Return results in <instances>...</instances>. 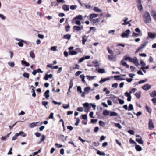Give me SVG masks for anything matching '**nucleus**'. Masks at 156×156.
<instances>
[{
  "label": "nucleus",
  "mask_w": 156,
  "mask_h": 156,
  "mask_svg": "<svg viewBox=\"0 0 156 156\" xmlns=\"http://www.w3.org/2000/svg\"><path fill=\"white\" fill-rule=\"evenodd\" d=\"M144 21L145 23H149L151 21V18L149 12L147 11H145L143 16Z\"/></svg>",
  "instance_id": "nucleus-1"
},
{
  "label": "nucleus",
  "mask_w": 156,
  "mask_h": 156,
  "mask_svg": "<svg viewBox=\"0 0 156 156\" xmlns=\"http://www.w3.org/2000/svg\"><path fill=\"white\" fill-rule=\"evenodd\" d=\"M91 90V88L89 87H85L84 88V91L81 94V96L82 97H85V94H87L89 91Z\"/></svg>",
  "instance_id": "nucleus-2"
},
{
  "label": "nucleus",
  "mask_w": 156,
  "mask_h": 156,
  "mask_svg": "<svg viewBox=\"0 0 156 156\" xmlns=\"http://www.w3.org/2000/svg\"><path fill=\"white\" fill-rule=\"evenodd\" d=\"M130 32V30L129 29H127L125 31V32H123L121 35L123 37H126L127 38H128L129 34Z\"/></svg>",
  "instance_id": "nucleus-3"
},
{
  "label": "nucleus",
  "mask_w": 156,
  "mask_h": 156,
  "mask_svg": "<svg viewBox=\"0 0 156 156\" xmlns=\"http://www.w3.org/2000/svg\"><path fill=\"white\" fill-rule=\"evenodd\" d=\"M108 59L109 60L112 61L114 62L116 61L117 60L116 56L114 55L113 54L108 55Z\"/></svg>",
  "instance_id": "nucleus-4"
},
{
  "label": "nucleus",
  "mask_w": 156,
  "mask_h": 156,
  "mask_svg": "<svg viewBox=\"0 0 156 156\" xmlns=\"http://www.w3.org/2000/svg\"><path fill=\"white\" fill-rule=\"evenodd\" d=\"M38 124L39 125H41L43 123L42 122H33L30 124L29 127L30 128H33L37 126V124Z\"/></svg>",
  "instance_id": "nucleus-5"
},
{
  "label": "nucleus",
  "mask_w": 156,
  "mask_h": 156,
  "mask_svg": "<svg viewBox=\"0 0 156 156\" xmlns=\"http://www.w3.org/2000/svg\"><path fill=\"white\" fill-rule=\"evenodd\" d=\"M131 62H133L136 66H138L139 65V64L138 62V60L137 57H135L133 58Z\"/></svg>",
  "instance_id": "nucleus-6"
},
{
  "label": "nucleus",
  "mask_w": 156,
  "mask_h": 156,
  "mask_svg": "<svg viewBox=\"0 0 156 156\" xmlns=\"http://www.w3.org/2000/svg\"><path fill=\"white\" fill-rule=\"evenodd\" d=\"M148 125L149 129L150 130H152L154 127L153 123L151 119L149 120Z\"/></svg>",
  "instance_id": "nucleus-7"
},
{
  "label": "nucleus",
  "mask_w": 156,
  "mask_h": 156,
  "mask_svg": "<svg viewBox=\"0 0 156 156\" xmlns=\"http://www.w3.org/2000/svg\"><path fill=\"white\" fill-rule=\"evenodd\" d=\"M151 88V85L148 84L144 85L142 87V88L143 90L146 91L150 89Z\"/></svg>",
  "instance_id": "nucleus-8"
},
{
  "label": "nucleus",
  "mask_w": 156,
  "mask_h": 156,
  "mask_svg": "<svg viewBox=\"0 0 156 156\" xmlns=\"http://www.w3.org/2000/svg\"><path fill=\"white\" fill-rule=\"evenodd\" d=\"M72 23L73 25L75 24H78V16H77L73 19Z\"/></svg>",
  "instance_id": "nucleus-9"
},
{
  "label": "nucleus",
  "mask_w": 156,
  "mask_h": 156,
  "mask_svg": "<svg viewBox=\"0 0 156 156\" xmlns=\"http://www.w3.org/2000/svg\"><path fill=\"white\" fill-rule=\"evenodd\" d=\"M90 58V56L87 55L85 57H83L80 58L79 60V63H80L83 61L85 59H89Z\"/></svg>",
  "instance_id": "nucleus-10"
},
{
  "label": "nucleus",
  "mask_w": 156,
  "mask_h": 156,
  "mask_svg": "<svg viewBox=\"0 0 156 156\" xmlns=\"http://www.w3.org/2000/svg\"><path fill=\"white\" fill-rule=\"evenodd\" d=\"M148 43V41H145L144 43L142 44L139 47V48L141 50L145 47L147 45Z\"/></svg>",
  "instance_id": "nucleus-11"
},
{
  "label": "nucleus",
  "mask_w": 156,
  "mask_h": 156,
  "mask_svg": "<svg viewBox=\"0 0 156 156\" xmlns=\"http://www.w3.org/2000/svg\"><path fill=\"white\" fill-rule=\"evenodd\" d=\"M41 137H42L40 139L39 141L37 142L38 144H40L41 143L43 142L45 138V136L44 135H43L41 136Z\"/></svg>",
  "instance_id": "nucleus-12"
},
{
  "label": "nucleus",
  "mask_w": 156,
  "mask_h": 156,
  "mask_svg": "<svg viewBox=\"0 0 156 156\" xmlns=\"http://www.w3.org/2000/svg\"><path fill=\"white\" fill-rule=\"evenodd\" d=\"M87 37L85 35H84L82 36V42L83 45H84L85 44V42L87 40Z\"/></svg>",
  "instance_id": "nucleus-13"
},
{
  "label": "nucleus",
  "mask_w": 156,
  "mask_h": 156,
  "mask_svg": "<svg viewBox=\"0 0 156 156\" xmlns=\"http://www.w3.org/2000/svg\"><path fill=\"white\" fill-rule=\"evenodd\" d=\"M62 8L65 11H68L69 10V6L66 5H62Z\"/></svg>",
  "instance_id": "nucleus-14"
},
{
  "label": "nucleus",
  "mask_w": 156,
  "mask_h": 156,
  "mask_svg": "<svg viewBox=\"0 0 156 156\" xmlns=\"http://www.w3.org/2000/svg\"><path fill=\"white\" fill-rule=\"evenodd\" d=\"M49 92L50 90H47L45 91V92L44 93V95L45 96L46 99H48V98L50 96L49 94Z\"/></svg>",
  "instance_id": "nucleus-15"
},
{
  "label": "nucleus",
  "mask_w": 156,
  "mask_h": 156,
  "mask_svg": "<svg viewBox=\"0 0 156 156\" xmlns=\"http://www.w3.org/2000/svg\"><path fill=\"white\" fill-rule=\"evenodd\" d=\"M83 106L86 108V109H89L88 111H90V107L89 106V104L88 103L86 102L83 104Z\"/></svg>",
  "instance_id": "nucleus-16"
},
{
  "label": "nucleus",
  "mask_w": 156,
  "mask_h": 156,
  "mask_svg": "<svg viewBox=\"0 0 156 156\" xmlns=\"http://www.w3.org/2000/svg\"><path fill=\"white\" fill-rule=\"evenodd\" d=\"M136 141L140 144H143L144 143V141L142 140L141 137H140V138H136Z\"/></svg>",
  "instance_id": "nucleus-17"
},
{
  "label": "nucleus",
  "mask_w": 156,
  "mask_h": 156,
  "mask_svg": "<svg viewBox=\"0 0 156 156\" xmlns=\"http://www.w3.org/2000/svg\"><path fill=\"white\" fill-rule=\"evenodd\" d=\"M109 79L110 78H101V80L99 81V83L101 84H102L104 82H105L107 80H109Z\"/></svg>",
  "instance_id": "nucleus-18"
},
{
  "label": "nucleus",
  "mask_w": 156,
  "mask_h": 156,
  "mask_svg": "<svg viewBox=\"0 0 156 156\" xmlns=\"http://www.w3.org/2000/svg\"><path fill=\"white\" fill-rule=\"evenodd\" d=\"M135 149L138 151H140L142 150V148L139 145H137V144L135 145Z\"/></svg>",
  "instance_id": "nucleus-19"
},
{
  "label": "nucleus",
  "mask_w": 156,
  "mask_h": 156,
  "mask_svg": "<svg viewBox=\"0 0 156 156\" xmlns=\"http://www.w3.org/2000/svg\"><path fill=\"white\" fill-rule=\"evenodd\" d=\"M148 34L149 38L151 39H154L155 37V35L151 32H148Z\"/></svg>",
  "instance_id": "nucleus-20"
},
{
  "label": "nucleus",
  "mask_w": 156,
  "mask_h": 156,
  "mask_svg": "<svg viewBox=\"0 0 156 156\" xmlns=\"http://www.w3.org/2000/svg\"><path fill=\"white\" fill-rule=\"evenodd\" d=\"M97 153L100 156H105V154L104 152H101L99 150H97Z\"/></svg>",
  "instance_id": "nucleus-21"
},
{
  "label": "nucleus",
  "mask_w": 156,
  "mask_h": 156,
  "mask_svg": "<svg viewBox=\"0 0 156 156\" xmlns=\"http://www.w3.org/2000/svg\"><path fill=\"white\" fill-rule=\"evenodd\" d=\"M109 114V111L107 110H105L103 112V115L105 116H107Z\"/></svg>",
  "instance_id": "nucleus-22"
},
{
  "label": "nucleus",
  "mask_w": 156,
  "mask_h": 156,
  "mask_svg": "<svg viewBox=\"0 0 156 156\" xmlns=\"http://www.w3.org/2000/svg\"><path fill=\"white\" fill-rule=\"evenodd\" d=\"M118 115V114L115 112H112L110 113V116H117Z\"/></svg>",
  "instance_id": "nucleus-23"
},
{
  "label": "nucleus",
  "mask_w": 156,
  "mask_h": 156,
  "mask_svg": "<svg viewBox=\"0 0 156 156\" xmlns=\"http://www.w3.org/2000/svg\"><path fill=\"white\" fill-rule=\"evenodd\" d=\"M92 63L95 64V65L94 66L96 67H98L99 66V65L98 64V62L97 60H96L94 61H92Z\"/></svg>",
  "instance_id": "nucleus-24"
},
{
  "label": "nucleus",
  "mask_w": 156,
  "mask_h": 156,
  "mask_svg": "<svg viewBox=\"0 0 156 156\" xmlns=\"http://www.w3.org/2000/svg\"><path fill=\"white\" fill-rule=\"evenodd\" d=\"M71 35L69 34H67L63 36V38L65 39L69 40L70 38Z\"/></svg>",
  "instance_id": "nucleus-25"
},
{
  "label": "nucleus",
  "mask_w": 156,
  "mask_h": 156,
  "mask_svg": "<svg viewBox=\"0 0 156 156\" xmlns=\"http://www.w3.org/2000/svg\"><path fill=\"white\" fill-rule=\"evenodd\" d=\"M98 16V14L93 13V14H90V15L89 16H90V18L93 19L94 18H95V17H97Z\"/></svg>",
  "instance_id": "nucleus-26"
},
{
  "label": "nucleus",
  "mask_w": 156,
  "mask_h": 156,
  "mask_svg": "<svg viewBox=\"0 0 156 156\" xmlns=\"http://www.w3.org/2000/svg\"><path fill=\"white\" fill-rule=\"evenodd\" d=\"M18 134L19 136H23V137H25L26 136V134H25L24 132L23 131H21L19 133H17Z\"/></svg>",
  "instance_id": "nucleus-27"
},
{
  "label": "nucleus",
  "mask_w": 156,
  "mask_h": 156,
  "mask_svg": "<svg viewBox=\"0 0 156 156\" xmlns=\"http://www.w3.org/2000/svg\"><path fill=\"white\" fill-rule=\"evenodd\" d=\"M141 92H136L135 93V95L137 98L139 99L141 97Z\"/></svg>",
  "instance_id": "nucleus-28"
},
{
  "label": "nucleus",
  "mask_w": 156,
  "mask_h": 156,
  "mask_svg": "<svg viewBox=\"0 0 156 156\" xmlns=\"http://www.w3.org/2000/svg\"><path fill=\"white\" fill-rule=\"evenodd\" d=\"M150 95L151 97H154L156 96V91L154 90L152 91L150 93Z\"/></svg>",
  "instance_id": "nucleus-29"
},
{
  "label": "nucleus",
  "mask_w": 156,
  "mask_h": 156,
  "mask_svg": "<svg viewBox=\"0 0 156 156\" xmlns=\"http://www.w3.org/2000/svg\"><path fill=\"white\" fill-rule=\"evenodd\" d=\"M145 108L148 112L149 113L151 114L152 112V110L151 108L149 107L147 105H146V106L145 107Z\"/></svg>",
  "instance_id": "nucleus-30"
},
{
  "label": "nucleus",
  "mask_w": 156,
  "mask_h": 156,
  "mask_svg": "<svg viewBox=\"0 0 156 156\" xmlns=\"http://www.w3.org/2000/svg\"><path fill=\"white\" fill-rule=\"evenodd\" d=\"M69 55H73L77 54V52L73 50L72 51H69Z\"/></svg>",
  "instance_id": "nucleus-31"
},
{
  "label": "nucleus",
  "mask_w": 156,
  "mask_h": 156,
  "mask_svg": "<svg viewBox=\"0 0 156 156\" xmlns=\"http://www.w3.org/2000/svg\"><path fill=\"white\" fill-rule=\"evenodd\" d=\"M21 63L22 64H24L25 66L27 67H28L30 65V64L28 63L24 60H22Z\"/></svg>",
  "instance_id": "nucleus-32"
},
{
  "label": "nucleus",
  "mask_w": 156,
  "mask_h": 156,
  "mask_svg": "<svg viewBox=\"0 0 156 156\" xmlns=\"http://www.w3.org/2000/svg\"><path fill=\"white\" fill-rule=\"evenodd\" d=\"M93 10L94 11L97 12H100L101 11V9L98 8L97 7H94Z\"/></svg>",
  "instance_id": "nucleus-33"
},
{
  "label": "nucleus",
  "mask_w": 156,
  "mask_h": 156,
  "mask_svg": "<svg viewBox=\"0 0 156 156\" xmlns=\"http://www.w3.org/2000/svg\"><path fill=\"white\" fill-rule=\"evenodd\" d=\"M86 77L88 80H93L94 77H96V76H91L89 75H87Z\"/></svg>",
  "instance_id": "nucleus-34"
},
{
  "label": "nucleus",
  "mask_w": 156,
  "mask_h": 156,
  "mask_svg": "<svg viewBox=\"0 0 156 156\" xmlns=\"http://www.w3.org/2000/svg\"><path fill=\"white\" fill-rule=\"evenodd\" d=\"M30 57L32 58H34L35 57V55L33 51H31L30 52Z\"/></svg>",
  "instance_id": "nucleus-35"
},
{
  "label": "nucleus",
  "mask_w": 156,
  "mask_h": 156,
  "mask_svg": "<svg viewBox=\"0 0 156 156\" xmlns=\"http://www.w3.org/2000/svg\"><path fill=\"white\" fill-rule=\"evenodd\" d=\"M133 109V107L132 104H130L128 108V111H130Z\"/></svg>",
  "instance_id": "nucleus-36"
},
{
  "label": "nucleus",
  "mask_w": 156,
  "mask_h": 156,
  "mask_svg": "<svg viewBox=\"0 0 156 156\" xmlns=\"http://www.w3.org/2000/svg\"><path fill=\"white\" fill-rule=\"evenodd\" d=\"M15 40L17 41H19V42H23L24 43H25V44H27V41H26L24 40H23L20 39L16 38Z\"/></svg>",
  "instance_id": "nucleus-37"
},
{
  "label": "nucleus",
  "mask_w": 156,
  "mask_h": 156,
  "mask_svg": "<svg viewBox=\"0 0 156 156\" xmlns=\"http://www.w3.org/2000/svg\"><path fill=\"white\" fill-rule=\"evenodd\" d=\"M23 76L24 77L28 79L29 77V74L28 73H24L23 74Z\"/></svg>",
  "instance_id": "nucleus-38"
},
{
  "label": "nucleus",
  "mask_w": 156,
  "mask_h": 156,
  "mask_svg": "<svg viewBox=\"0 0 156 156\" xmlns=\"http://www.w3.org/2000/svg\"><path fill=\"white\" fill-rule=\"evenodd\" d=\"M98 71L101 73H103L105 72V71L104 69L99 68L98 69Z\"/></svg>",
  "instance_id": "nucleus-39"
},
{
  "label": "nucleus",
  "mask_w": 156,
  "mask_h": 156,
  "mask_svg": "<svg viewBox=\"0 0 156 156\" xmlns=\"http://www.w3.org/2000/svg\"><path fill=\"white\" fill-rule=\"evenodd\" d=\"M8 64L11 67H13L15 65L14 63L13 62H8Z\"/></svg>",
  "instance_id": "nucleus-40"
},
{
  "label": "nucleus",
  "mask_w": 156,
  "mask_h": 156,
  "mask_svg": "<svg viewBox=\"0 0 156 156\" xmlns=\"http://www.w3.org/2000/svg\"><path fill=\"white\" fill-rule=\"evenodd\" d=\"M115 125L119 129H121L122 128V126L119 123H115Z\"/></svg>",
  "instance_id": "nucleus-41"
},
{
  "label": "nucleus",
  "mask_w": 156,
  "mask_h": 156,
  "mask_svg": "<svg viewBox=\"0 0 156 156\" xmlns=\"http://www.w3.org/2000/svg\"><path fill=\"white\" fill-rule=\"evenodd\" d=\"M81 116L82 119L87 120V114L82 115Z\"/></svg>",
  "instance_id": "nucleus-42"
},
{
  "label": "nucleus",
  "mask_w": 156,
  "mask_h": 156,
  "mask_svg": "<svg viewBox=\"0 0 156 156\" xmlns=\"http://www.w3.org/2000/svg\"><path fill=\"white\" fill-rule=\"evenodd\" d=\"M99 125L102 126L103 127H104L105 126V123L102 121H100L99 122Z\"/></svg>",
  "instance_id": "nucleus-43"
},
{
  "label": "nucleus",
  "mask_w": 156,
  "mask_h": 156,
  "mask_svg": "<svg viewBox=\"0 0 156 156\" xmlns=\"http://www.w3.org/2000/svg\"><path fill=\"white\" fill-rule=\"evenodd\" d=\"M18 136V133H16L14 136L12 137V140H15L17 138V136Z\"/></svg>",
  "instance_id": "nucleus-44"
},
{
  "label": "nucleus",
  "mask_w": 156,
  "mask_h": 156,
  "mask_svg": "<svg viewBox=\"0 0 156 156\" xmlns=\"http://www.w3.org/2000/svg\"><path fill=\"white\" fill-rule=\"evenodd\" d=\"M80 77L82 81L83 82H85V80H84L85 76H84V75L82 74V75H80Z\"/></svg>",
  "instance_id": "nucleus-45"
},
{
  "label": "nucleus",
  "mask_w": 156,
  "mask_h": 156,
  "mask_svg": "<svg viewBox=\"0 0 156 156\" xmlns=\"http://www.w3.org/2000/svg\"><path fill=\"white\" fill-rule=\"evenodd\" d=\"M48 103L47 101H43L42 102V105L45 106L46 108H47V105H48Z\"/></svg>",
  "instance_id": "nucleus-46"
},
{
  "label": "nucleus",
  "mask_w": 156,
  "mask_h": 156,
  "mask_svg": "<svg viewBox=\"0 0 156 156\" xmlns=\"http://www.w3.org/2000/svg\"><path fill=\"white\" fill-rule=\"evenodd\" d=\"M124 57H125L124 58L125 60H128L130 62H131L133 59V58H132L130 57L125 56Z\"/></svg>",
  "instance_id": "nucleus-47"
},
{
  "label": "nucleus",
  "mask_w": 156,
  "mask_h": 156,
  "mask_svg": "<svg viewBox=\"0 0 156 156\" xmlns=\"http://www.w3.org/2000/svg\"><path fill=\"white\" fill-rule=\"evenodd\" d=\"M138 8L139 10L140 11H141L143 9V7L142 5V4H138L137 5Z\"/></svg>",
  "instance_id": "nucleus-48"
},
{
  "label": "nucleus",
  "mask_w": 156,
  "mask_h": 156,
  "mask_svg": "<svg viewBox=\"0 0 156 156\" xmlns=\"http://www.w3.org/2000/svg\"><path fill=\"white\" fill-rule=\"evenodd\" d=\"M107 50H108V52L111 54H113V52L112 50H110L109 47L108 46L107 47Z\"/></svg>",
  "instance_id": "nucleus-49"
},
{
  "label": "nucleus",
  "mask_w": 156,
  "mask_h": 156,
  "mask_svg": "<svg viewBox=\"0 0 156 156\" xmlns=\"http://www.w3.org/2000/svg\"><path fill=\"white\" fill-rule=\"evenodd\" d=\"M130 68L132 72L136 71L137 70L136 69L135 67L133 66H130Z\"/></svg>",
  "instance_id": "nucleus-50"
},
{
  "label": "nucleus",
  "mask_w": 156,
  "mask_h": 156,
  "mask_svg": "<svg viewBox=\"0 0 156 156\" xmlns=\"http://www.w3.org/2000/svg\"><path fill=\"white\" fill-rule=\"evenodd\" d=\"M139 34L138 33H136L134 32H133V34L132 35V37H137L139 36Z\"/></svg>",
  "instance_id": "nucleus-51"
},
{
  "label": "nucleus",
  "mask_w": 156,
  "mask_h": 156,
  "mask_svg": "<svg viewBox=\"0 0 156 156\" xmlns=\"http://www.w3.org/2000/svg\"><path fill=\"white\" fill-rule=\"evenodd\" d=\"M0 18H1V19L2 20H4L6 19V17L5 16H4L3 14H0Z\"/></svg>",
  "instance_id": "nucleus-52"
},
{
  "label": "nucleus",
  "mask_w": 156,
  "mask_h": 156,
  "mask_svg": "<svg viewBox=\"0 0 156 156\" xmlns=\"http://www.w3.org/2000/svg\"><path fill=\"white\" fill-rule=\"evenodd\" d=\"M128 133L130 134L133 135L134 134L135 132L134 130H130L128 131Z\"/></svg>",
  "instance_id": "nucleus-53"
},
{
  "label": "nucleus",
  "mask_w": 156,
  "mask_h": 156,
  "mask_svg": "<svg viewBox=\"0 0 156 156\" xmlns=\"http://www.w3.org/2000/svg\"><path fill=\"white\" fill-rule=\"evenodd\" d=\"M77 7L76 5H71L70 7V9L72 10H74L77 8Z\"/></svg>",
  "instance_id": "nucleus-54"
},
{
  "label": "nucleus",
  "mask_w": 156,
  "mask_h": 156,
  "mask_svg": "<svg viewBox=\"0 0 156 156\" xmlns=\"http://www.w3.org/2000/svg\"><path fill=\"white\" fill-rule=\"evenodd\" d=\"M117 99L119 101V103L120 104H123L124 103V101L123 100L119 98H118Z\"/></svg>",
  "instance_id": "nucleus-55"
},
{
  "label": "nucleus",
  "mask_w": 156,
  "mask_h": 156,
  "mask_svg": "<svg viewBox=\"0 0 156 156\" xmlns=\"http://www.w3.org/2000/svg\"><path fill=\"white\" fill-rule=\"evenodd\" d=\"M121 65L124 66H125L127 64L126 62H124V59H123L121 61Z\"/></svg>",
  "instance_id": "nucleus-56"
},
{
  "label": "nucleus",
  "mask_w": 156,
  "mask_h": 156,
  "mask_svg": "<svg viewBox=\"0 0 156 156\" xmlns=\"http://www.w3.org/2000/svg\"><path fill=\"white\" fill-rule=\"evenodd\" d=\"M129 142L130 143L134 144L135 145H136L137 144L133 140H132L131 138L130 139Z\"/></svg>",
  "instance_id": "nucleus-57"
},
{
  "label": "nucleus",
  "mask_w": 156,
  "mask_h": 156,
  "mask_svg": "<svg viewBox=\"0 0 156 156\" xmlns=\"http://www.w3.org/2000/svg\"><path fill=\"white\" fill-rule=\"evenodd\" d=\"M98 121L97 119H92L91 120L90 122L92 123H94L97 122Z\"/></svg>",
  "instance_id": "nucleus-58"
},
{
  "label": "nucleus",
  "mask_w": 156,
  "mask_h": 156,
  "mask_svg": "<svg viewBox=\"0 0 156 156\" xmlns=\"http://www.w3.org/2000/svg\"><path fill=\"white\" fill-rule=\"evenodd\" d=\"M70 27L69 25L66 26L65 27L66 31V32H68L69 31V30L70 28Z\"/></svg>",
  "instance_id": "nucleus-59"
},
{
  "label": "nucleus",
  "mask_w": 156,
  "mask_h": 156,
  "mask_svg": "<svg viewBox=\"0 0 156 156\" xmlns=\"http://www.w3.org/2000/svg\"><path fill=\"white\" fill-rule=\"evenodd\" d=\"M69 107V103L68 105L63 104V107L64 108L66 109L68 108Z\"/></svg>",
  "instance_id": "nucleus-60"
},
{
  "label": "nucleus",
  "mask_w": 156,
  "mask_h": 156,
  "mask_svg": "<svg viewBox=\"0 0 156 156\" xmlns=\"http://www.w3.org/2000/svg\"><path fill=\"white\" fill-rule=\"evenodd\" d=\"M120 78V76L119 75H115L114 76L115 79L116 80H119V78Z\"/></svg>",
  "instance_id": "nucleus-61"
},
{
  "label": "nucleus",
  "mask_w": 156,
  "mask_h": 156,
  "mask_svg": "<svg viewBox=\"0 0 156 156\" xmlns=\"http://www.w3.org/2000/svg\"><path fill=\"white\" fill-rule=\"evenodd\" d=\"M38 37L40 38L43 39L44 38V36L43 35H41L38 34Z\"/></svg>",
  "instance_id": "nucleus-62"
},
{
  "label": "nucleus",
  "mask_w": 156,
  "mask_h": 156,
  "mask_svg": "<svg viewBox=\"0 0 156 156\" xmlns=\"http://www.w3.org/2000/svg\"><path fill=\"white\" fill-rule=\"evenodd\" d=\"M94 114V112L93 111L91 112L89 114V116L90 118H94V117L93 116V115Z\"/></svg>",
  "instance_id": "nucleus-63"
},
{
  "label": "nucleus",
  "mask_w": 156,
  "mask_h": 156,
  "mask_svg": "<svg viewBox=\"0 0 156 156\" xmlns=\"http://www.w3.org/2000/svg\"><path fill=\"white\" fill-rule=\"evenodd\" d=\"M140 64L142 66H144L146 65V63L142 60H140Z\"/></svg>",
  "instance_id": "nucleus-64"
}]
</instances>
